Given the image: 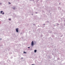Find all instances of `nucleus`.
I'll use <instances>...</instances> for the list:
<instances>
[{
  "instance_id": "8",
  "label": "nucleus",
  "mask_w": 65,
  "mask_h": 65,
  "mask_svg": "<svg viewBox=\"0 0 65 65\" xmlns=\"http://www.w3.org/2000/svg\"><path fill=\"white\" fill-rule=\"evenodd\" d=\"M4 14V13L3 12V13H2V14Z\"/></svg>"
},
{
  "instance_id": "9",
  "label": "nucleus",
  "mask_w": 65,
  "mask_h": 65,
  "mask_svg": "<svg viewBox=\"0 0 65 65\" xmlns=\"http://www.w3.org/2000/svg\"><path fill=\"white\" fill-rule=\"evenodd\" d=\"M13 9H15V8H13Z\"/></svg>"
},
{
  "instance_id": "6",
  "label": "nucleus",
  "mask_w": 65,
  "mask_h": 65,
  "mask_svg": "<svg viewBox=\"0 0 65 65\" xmlns=\"http://www.w3.org/2000/svg\"><path fill=\"white\" fill-rule=\"evenodd\" d=\"M24 54H26V53L25 52H24Z\"/></svg>"
},
{
  "instance_id": "7",
  "label": "nucleus",
  "mask_w": 65,
  "mask_h": 65,
  "mask_svg": "<svg viewBox=\"0 0 65 65\" xmlns=\"http://www.w3.org/2000/svg\"><path fill=\"white\" fill-rule=\"evenodd\" d=\"M8 3H9V4H11L10 3V2H9Z\"/></svg>"
},
{
  "instance_id": "4",
  "label": "nucleus",
  "mask_w": 65,
  "mask_h": 65,
  "mask_svg": "<svg viewBox=\"0 0 65 65\" xmlns=\"http://www.w3.org/2000/svg\"><path fill=\"white\" fill-rule=\"evenodd\" d=\"M2 12H3V11H1V13L2 14Z\"/></svg>"
},
{
  "instance_id": "10",
  "label": "nucleus",
  "mask_w": 65,
  "mask_h": 65,
  "mask_svg": "<svg viewBox=\"0 0 65 65\" xmlns=\"http://www.w3.org/2000/svg\"><path fill=\"white\" fill-rule=\"evenodd\" d=\"M23 57L21 58V59H23Z\"/></svg>"
},
{
  "instance_id": "1",
  "label": "nucleus",
  "mask_w": 65,
  "mask_h": 65,
  "mask_svg": "<svg viewBox=\"0 0 65 65\" xmlns=\"http://www.w3.org/2000/svg\"><path fill=\"white\" fill-rule=\"evenodd\" d=\"M31 45L32 46H33L34 45V43L33 42V41H32L31 43Z\"/></svg>"
},
{
  "instance_id": "5",
  "label": "nucleus",
  "mask_w": 65,
  "mask_h": 65,
  "mask_svg": "<svg viewBox=\"0 0 65 65\" xmlns=\"http://www.w3.org/2000/svg\"><path fill=\"white\" fill-rule=\"evenodd\" d=\"M9 21H10L11 20V19H9Z\"/></svg>"
},
{
  "instance_id": "11",
  "label": "nucleus",
  "mask_w": 65,
  "mask_h": 65,
  "mask_svg": "<svg viewBox=\"0 0 65 65\" xmlns=\"http://www.w3.org/2000/svg\"><path fill=\"white\" fill-rule=\"evenodd\" d=\"M28 48H30V47H28Z\"/></svg>"
},
{
  "instance_id": "2",
  "label": "nucleus",
  "mask_w": 65,
  "mask_h": 65,
  "mask_svg": "<svg viewBox=\"0 0 65 65\" xmlns=\"http://www.w3.org/2000/svg\"><path fill=\"white\" fill-rule=\"evenodd\" d=\"M18 28L16 29V31L17 32H18Z\"/></svg>"
},
{
  "instance_id": "3",
  "label": "nucleus",
  "mask_w": 65,
  "mask_h": 65,
  "mask_svg": "<svg viewBox=\"0 0 65 65\" xmlns=\"http://www.w3.org/2000/svg\"><path fill=\"white\" fill-rule=\"evenodd\" d=\"M37 52V50H35L34 51L35 53H36Z\"/></svg>"
}]
</instances>
